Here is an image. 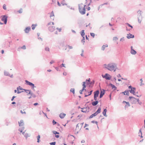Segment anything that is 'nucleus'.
<instances>
[{
    "mask_svg": "<svg viewBox=\"0 0 145 145\" xmlns=\"http://www.w3.org/2000/svg\"><path fill=\"white\" fill-rule=\"evenodd\" d=\"M95 83V81L94 80H93L91 81H90L89 82L87 83H86V84L87 85H88L89 84H90V85H89V87H91V85H93ZM91 87H92V86H91Z\"/></svg>",
    "mask_w": 145,
    "mask_h": 145,
    "instance_id": "obj_12",
    "label": "nucleus"
},
{
    "mask_svg": "<svg viewBox=\"0 0 145 145\" xmlns=\"http://www.w3.org/2000/svg\"><path fill=\"white\" fill-rule=\"evenodd\" d=\"M101 110V108L99 107L98 109L96 111V112H95V113H96V114L97 115L98 114L100 113Z\"/></svg>",
    "mask_w": 145,
    "mask_h": 145,
    "instance_id": "obj_25",
    "label": "nucleus"
},
{
    "mask_svg": "<svg viewBox=\"0 0 145 145\" xmlns=\"http://www.w3.org/2000/svg\"><path fill=\"white\" fill-rule=\"evenodd\" d=\"M52 23V24L53 25H54V22H49L48 23V24H47V26L48 25H50Z\"/></svg>",
    "mask_w": 145,
    "mask_h": 145,
    "instance_id": "obj_49",
    "label": "nucleus"
},
{
    "mask_svg": "<svg viewBox=\"0 0 145 145\" xmlns=\"http://www.w3.org/2000/svg\"><path fill=\"white\" fill-rule=\"evenodd\" d=\"M82 37V39L81 40V42L83 43V44H84V43L85 42V37Z\"/></svg>",
    "mask_w": 145,
    "mask_h": 145,
    "instance_id": "obj_36",
    "label": "nucleus"
},
{
    "mask_svg": "<svg viewBox=\"0 0 145 145\" xmlns=\"http://www.w3.org/2000/svg\"><path fill=\"white\" fill-rule=\"evenodd\" d=\"M108 46L107 44H106L105 45H103L101 48V50H104L106 47H107Z\"/></svg>",
    "mask_w": 145,
    "mask_h": 145,
    "instance_id": "obj_22",
    "label": "nucleus"
},
{
    "mask_svg": "<svg viewBox=\"0 0 145 145\" xmlns=\"http://www.w3.org/2000/svg\"><path fill=\"white\" fill-rule=\"evenodd\" d=\"M31 30V27H27L24 30L25 32L27 33H29V31Z\"/></svg>",
    "mask_w": 145,
    "mask_h": 145,
    "instance_id": "obj_11",
    "label": "nucleus"
},
{
    "mask_svg": "<svg viewBox=\"0 0 145 145\" xmlns=\"http://www.w3.org/2000/svg\"><path fill=\"white\" fill-rule=\"evenodd\" d=\"M136 90V88H133L130 90H129L130 93L133 94L134 95H136V93H135V91Z\"/></svg>",
    "mask_w": 145,
    "mask_h": 145,
    "instance_id": "obj_6",
    "label": "nucleus"
},
{
    "mask_svg": "<svg viewBox=\"0 0 145 145\" xmlns=\"http://www.w3.org/2000/svg\"><path fill=\"white\" fill-rule=\"evenodd\" d=\"M52 123L53 125H55L57 124V123L54 120H53L52 121Z\"/></svg>",
    "mask_w": 145,
    "mask_h": 145,
    "instance_id": "obj_46",
    "label": "nucleus"
},
{
    "mask_svg": "<svg viewBox=\"0 0 145 145\" xmlns=\"http://www.w3.org/2000/svg\"><path fill=\"white\" fill-rule=\"evenodd\" d=\"M126 104L127 105L125 106V108H126L127 106H130V105L129 102H127Z\"/></svg>",
    "mask_w": 145,
    "mask_h": 145,
    "instance_id": "obj_39",
    "label": "nucleus"
},
{
    "mask_svg": "<svg viewBox=\"0 0 145 145\" xmlns=\"http://www.w3.org/2000/svg\"><path fill=\"white\" fill-rule=\"evenodd\" d=\"M49 30L51 32H53L55 29V27L53 26H50L48 27Z\"/></svg>",
    "mask_w": 145,
    "mask_h": 145,
    "instance_id": "obj_7",
    "label": "nucleus"
},
{
    "mask_svg": "<svg viewBox=\"0 0 145 145\" xmlns=\"http://www.w3.org/2000/svg\"><path fill=\"white\" fill-rule=\"evenodd\" d=\"M70 91L73 93V94L75 93V89L74 88H71V89Z\"/></svg>",
    "mask_w": 145,
    "mask_h": 145,
    "instance_id": "obj_35",
    "label": "nucleus"
},
{
    "mask_svg": "<svg viewBox=\"0 0 145 145\" xmlns=\"http://www.w3.org/2000/svg\"><path fill=\"white\" fill-rule=\"evenodd\" d=\"M120 93L123 94L124 95H129V91L128 90H126L124 92H121Z\"/></svg>",
    "mask_w": 145,
    "mask_h": 145,
    "instance_id": "obj_10",
    "label": "nucleus"
},
{
    "mask_svg": "<svg viewBox=\"0 0 145 145\" xmlns=\"http://www.w3.org/2000/svg\"><path fill=\"white\" fill-rule=\"evenodd\" d=\"M103 66L104 68L110 71L115 72L118 69L116 64L114 63H111L108 64H105Z\"/></svg>",
    "mask_w": 145,
    "mask_h": 145,
    "instance_id": "obj_1",
    "label": "nucleus"
},
{
    "mask_svg": "<svg viewBox=\"0 0 145 145\" xmlns=\"http://www.w3.org/2000/svg\"><path fill=\"white\" fill-rule=\"evenodd\" d=\"M53 133L55 134V135H56V134H59V133L58 132H57L55 131H53Z\"/></svg>",
    "mask_w": 145,
    "mask_h": 145,
    "instance_id": "obj_38",
    "label": "nucleus"
},
{
    "mask_svg": "<svg viewBox=\"0 0 145 145\" xmlns=\"http://www.w3.org/2000/svg\"><path fill=\"white\" fill-rule=\"evenodd\" d=\"M118 38L116 37H114L113 38V40H117L118 39Z\"/></svg>",
    "mask_w": 145,
    "mask_h": 145,
    "instance_id": "obj_45",
    "label": "nucleus"
},
{
    "mask_svg": "<svg viewBox=\"0 0 145 145\" xmlns=\"http://www.w3.org/2000/svg\"><path fill=\"white\" fill-rule=\"evenodd\" d=\"M32 97L33 98H35L36 97V95H35L34 94H33L32 95Z\"/></svg>",
    "mask_w": 145,
    "mask_h": 145,
    "instance_id": "obj_64",
    "label": "nucleus"
},
{
    "mask_svg": "<svg viewBox=\"0 0 145 145\" xmlns=\"http://www.w3.org/2000/svg\"><path fill=\"white\" fill-rule=\"evenodd\" d=\"M90 79L89 78L88 79H86L85 82H86V83H88L87 82H90Z\"/></svg>",
    "mask_w": 145,
    "mask_h": 145,
    "instance_id": "obj_51",
    "label": "nucleus"
},
{
    "mask_svg": "<svg viewBox=\"0 0 145 145\" xmlns=\"http://www.w3.org/2000/svg\"><path fill=\"white\" fill-rule=\"evenodd\" d=\"M18 123L20 126L23 125L24 124L23 121L22 120H20V122H18Z\"/></svg>",
    "mask_w": 145,
    "mask_h": 145,
    "instance_id": "obj_21",
    "label": "nucleus"
},
{
    "mask_svg": "<svg viewBox=\"0 0 145 145\" xmlns=\"http://www.w3.org/2000/svg\"><path fill=\"white\" fill-rule=\"evenodd\" d=\"M21 48L23 49H25L26 46L25 45H23L22 47Z\"/></svg>",
    "mask_w": 145,
    "mask_h": 145,
    "instance_id": "obj_57",
    "label": "nucleus"
},
{
    "mask_svg": "<svg viewBox=\"0 0 145 145\" xmlns=\"http://www.w3.org/2000/svg\"><path fill=\"white\" fill-rule=\"evenodd\" d=\"M90 35L93 38H94L95 36V34L93 33H90Z\"/></svg>",
    "mask_w": 145,
    "mask_h": 145,
    "instance_id": "obj_41",
    "label": "nucleus"
},
{
    "mask_svg": "<svg viewBox=\"0 0 145 145\" xmlns=\"http://www.w3.org/2000/svg\"><path fill=\"white\" fill-rule=\"evenodd\" d=\"M82 37H84L85 33H84V30H82L80 33Z\"/></svg>",
    "mask_w": 145,
    "mask_h": 145,
    "instance_id": "obj_23",
    "label": "nucleus"
},
{
    "mask_svg": "<svg viewBox=\"0 0 145 145\" xmlns=\"http://www.w3.org/2000/svg\"><path fill=\"white\" fill-rule=\"evenodd\" d=\"M97 115L96 114V113L95 112L94 114H93L92 115H91L89 117V118H93L94 116H96Z\"/></svg>",
    "mask_w": 145,
    "mask_h": 145,
    "instance_id": "obj_24",
    "label": "nucleus"
},
{
    "mask_svg": "<svg viewBox=\"0 0 145 145\" xmlns=\"http://www.w3.org/2000/svg\"><path fill=\"white\" fill-rule=\"evenodd\" d=\"M98 103L99 101H95L92 102L91 104L93 106H95L98 104Z\"/></svg>",
    "mask_w": 145,
    "mask_h": 145,
    "instance_id": "obj_17",
    "label": "nucleus"
},
{
    "mask_svg": "<svg viewBox=\"0 0 145 145\" xmlns=\"http://www.w3.org/2000/svg\"><path fill=\"white\" fill-rule=\"evenodd\" d=\"M94 96L98 97L99 93V90H97L94 92Z\"/></svg>",
    "mask_w": 145,
    "mask_h": 145,
    "instance_id": "obj_14",
    "label": "nucleus"
},
{
    "mask_svg": "<svg viewBox=\"0 0 145 145\" xmlns=\"http://www.w3.org/2000/svg\"><path fill=\"white\" fill-rule=\"evenodd\" d=\"M85 91V90L82 89L81 90H80L79 91V92H80V94H82V91Z\"/></svg>",
    "mask_w": 145,
    "mask_h": 145,
    "instance_id": "obj_47",
    "label": "nucleus"
},
{
    "mask_svg": "<svg viewBox=\"0 0 145 145\" xmlns=\"http://www.w3.org/2000/svg\"><path fill=\"white\" fill-rule=\"evenodd\" d=\"M56 144V142H52L50 143V144L51 145H55Z\"/></svg>",
    "mask_w": 145,
    "mask_h": 145,
    "instance_id": "obj_40",
    "label": "nucleus"
},
{
    "mask_svg": "<svg viewBox=\"0 0 145 145\" xmlns=\"http://www.w3.org/2000/svg\"><path fill=\"white\" fill-rule=\"evenodd\" d=\"M40 136L39 135L37 137V142L38 143L39 142H40Z\"/></svg>",
    "mask_w": 145,
    "mask_h": 145,
    "instance_id": "obj_33",
    "label": "nucleus"
},
{
    "mask_svg": "<svg viewBox=\"0 0 145 145\" xmlns=\"http://www.w3.org/2000/svg\"><path fill=\"white\" fill-rule=\"evenodd\" d=\"M24 91L26 92V93H28V92L30 90H28V89H24Z\"/></svg>",
    "mask_w": 145,
    "mask_h": 145,
    "instance_id": "obj_53",
    "label": "nucleus"
},
{
    "mask_svg": "<svg viewBox=\"0 0 145 145\" xmlns=\"http://www.w3.org/2000/svg\"><path fill=\"white\" fill-rule=\"evenodd\" d=\"M7 16L6 15H3V16L2 18L1 19V20L3 21L4 23L6 24L7 22Z\"/></svg>",
    "mask_w": 145,
    "mask_h": 145,
    "instance_id": "obj_5",
    "label": "nucleus"
},
{
    "mask_svg": "<svg viewBox=\"0 0 145 145\" xmlns=\"http://www.w3.org/2000/svg\"><path fill=\"white\" fill-rule=\"evenodd\" d=\"M91 122L93 123H96L97 125V121H95L93 120V121H91Z\"/></svg>",
    "mask_w": 145,
    "mask_h": 145,
    "instance_id": "obj_43",
    "label": "nucleus"
},
{
    "mask_svg": "<svg viewBox=\"0 0 145 145\" xmlns=\"http://www.w3.org/2000/svg\"><path fill=\"white\" fill-rule=\"evenodd\" d=\"M124 40V37H123L122 38H121L120 39V41H123Z\"/></svg>",
    "mask_w": 145,
    "mask_h": 145,
    "instance_id": "obj_52",
    "label": "nucleus"
},
{
    "mask_svg": "<svg viewBox=\"0 0 145 145\" xmlns=\"http://www.w3.org/2000/svg\"><path fill=\"white\" fill-rule=\"evenodd\" d=\"M24 136L27 139L28 137L30 136V135L27 133H25V134L24 135Z\"/></svg>",
    "mask_w": 145,
    "mask_h": 145,
    "instance_id": "obj_27",
    "label": "nucleus"
},
{
    "mask_svg": "<svg viewBox=\"0 0 145 145\" xmlns=\"http://www.w3.org/2000/svg\"><path fill=\"white\" fill-rule=\"evenodd\" d=\"M131 102L132 104H136L137 102V99L134 97Z\"/></svg>",
    "mask_w": 145,
    "mask_h": 145,
    "instance_id": "obj_15",
    "label": "nucleus"
},
{
    "mask_svg": "<svg viewBox=\"0 0 145 145\" xmlns=\"http://www.w3.org/2000/svg\"><path fill=\"white\" fill-rule=\"evenodd\" d=\"M67 46L70 49H72L73 48V47L72 46H70L69 45H67Z\"/></svg>",
    "mask_w": 145,
    "mask_h": 145,
    "instance_id": "obj_54",
    "label": "nucleus"
},
{
    "mask_svg": "<svg viewBox=\"0 0 145 145\" xmlns=\"http://www.w3.org/2000/svg\"><path fill=\"white\" fill-rule=\"evenodd\" d=\"M130 53L131 54L133 55H135L137 53L136 51L133 49V47L132 46H131V47Z\"/></svg>",
    "mask_w": 145,
    "mask_h": 145,
    "instance_id": "obj_9",
    "label": "nucleus"
},
{
    "mask_svg": "<svg viewBox=\"0 0 145 145\" xmlns=\"http://www.w3.org/2000/svg\"><path fill=\"white\" fill-rule=\"evenodd\" d=\"M20 112L22 114H26V112H25L24 111V112H23L22 110H21L20 111Z\"/></svg>",
    "mask_w": 145,
    "mask_h": 145,
    "instance_id": "obj_60",
    "label": "nucleus"
},
{
    "mask_svg": "<svg viewBox=\"0 0 145 145\" xmlns=\"http://www.w3.org/2000/svg\"><path fill=\"white\" fill-rule=\"evenodd\" d=\"M93 92V90H91V91L90 92H89V94L88 95H86V93L85 94V97H88V96H89V95H91V94H92V93Z\"/></svg>",
    "mask_w": 145,
    "mask_h": 145,
    "instance_id": "obj_29",
    "label": "nucleus"
},
{
    "mask_svg": "<svg viewBox=\"0 0 145 145\" xmlns=\"http://www.w3.org/2000/svg\"><path fill=\"white\" fill-rule=\"evenodd\" d=\"M18 12L19 13H21L22 12V9L21 8L18 11Z\"/></svg>",
    "mask_w": 145,
    "mask_h": 145,
    "instance_id": "obj_50",
    "label": "nucleus"
},
{
    "mask_svg": "<svg viewBox=\"0 0 145 145\" xmlns=\"http://www.w3.org/2000/svg\"><path fill=\"white\" fill-rule=\"evenodd\" d=\"M127 37L128 39L133 38L134 37V36L129 33L128 34H127Z\"/></svg>",
    "mask_w": 145,
    "mask_h": 145,
    "instance_id": "obj_13",
    "label": "nucleus"
},
{
    "mask_svg": "<svg viewBox=\"0 0 145 145\" xmlns=\"http://www.w3.org/2000/svg\"><path fill=\"white\" fill-rule=\"evenodd\" d=\"M125 24L127 25L129 27H131V29H132L133 28V26L132 25H131L129 23H127Z\"/></svg>",
    "mask_w": 145,
    "mask_h": 145,
    "instance_id": "obj_37",
    "label": "nucleus"
},
{
    "mask_svg": "<svg viewBox=\"0 0 145 145\" xmlns=\"http://www.w3.org/2000/svg\"><path fill=\"white\" fill-rule=\"evenodd\" d=\"M81 112H84V113H86L87 112V110H81Z\"/></svg>",
    "mask_w": 145,
    "mask_h": 145,
    "instance_id": "obj_61",
    "label": "nucleus"
},
{
    "mask_svg": "<svg viewBox=\"0 0 145 145\" xmlns=\"http://www.w3.org/2000/svg\"><path fill=\"white\" fill-rule=\"evenodd\" d=\"M97 97L94 96V99L95 101H97Z\"/></svg>",
    "mask_w": 145,
    "mask_h": 145,
    "instance_id": "obj_59",
    "label": "nucleus"
},
{
    "mask_svg": "<svg viewBox=\"0 0 145 145\" xmlns=\"http://www.w3.org/2000/svg\"><path fill=\"white\" fill-rule=\"evenodd\" d=\"M102 76L103 78H105L106 80H110L111 78V76L108 73H106L105 75H102Z\"/></svg>",
    "mask_w": 145,
    "mask_h": 145,
    "instance_id": "obj_3",
    "label": "nucleus"
},
{
    "mask_svg": "<svg viewBox=\"0 0 145 145\" xmlns=\"http://www.w3.org/2000/svg\"><path fill=\"white\" fill-rule=\"evenodd\" d=\"M15 97H16V96H13L11 99V101H13L14 100V98H15Z\"/></svg>",
    "mask_w": 145,
    "mask_h": 145,
    "instance_id": "obj_56",
    "label": "nucleus"
},
{
    "mask_svg": "<svg viewBox=\"0 0 145 145\" xmlns=\"http://www.w3.org/2000/svg\"><path fill=\"white\" fill-rule=\"evenodd\" d=\"M45 50L46 51H50V49L49 48L48 46H46L45 48Z\"/></svg>",
    "mask_w": 145,
    "mask_h": 145,
    "instance_id": "obj_34",
    "label": "nucleus"
},
{
    "mask_svg": "<svg viewBox=\"0 0 145 145\" xmlns=\"http://www.w3.org/2000/svg\"><path fill=\"white\" fill-rule=\"evenodd\" d=\"M86 82H83V84H82V86H83V88H82V89H84L85 90V91H87V90L85 89V88H86V85H85V84H86Z\"/></svg>",
    "mask_w": 145,
    "mask_h": 145,
    "instance_id": "obj_20",
    "label": "nucleus"
},
{
    "mask_svg": "<svg viewBox=\"0 0 145 145\" xmlns=\"http://www.w3.org/2000/svg\"><path fill=\"white\" fill-rule=\"evenodd\" d=\"M26 84L27 85H29L31 86V88H35L36 87L35 86V85L31 82L27 80H25V81Z\"/></svg>",
    "mask_w": 145,
    "mask_h": 145,
    "instance_id": "obj_4",
    "label": "nucleus"
},
{
    "mask_svg": "<svg viewBox=\"0 0 145 145\" xmlns=\"http://www.w3.org/2000/svg\"><path fill=\"white\" fill-rule=\"evenodd\" d=\"M61 3L63 6L65 5H67V4L65 3V0H63L61 1Z\"/></svg>",
    "mask_w": 145,
    "mask_h": 145,
    "instance_id": "obj_28",
    "label": "nucleus"
},
{
    "mask_svg": "<svg viewBox=\"0 0 145 145\" xmlns=\"http://www.w3.org/2000/svg\"><path fill=\"white\" fill-rule=\"evenodd\" d=\"M3 8L4 10H6L7 8H6V5L5 4H4L3 5Z\"/></svg>",
    "mask_w": 145,
    "mask_h": 145,
    "instance_id": "obj_42",
    "label": "nucleus"
},
{
    "mask_svg": "<svg viewBox=\"0 0 145 145\" xmlns=\"http://www.w3.org/2000/svg\"><path fill=\"white\" fill-rule=\"evenodd\" d=\"M82 3L79 4L78 6V9L79 12L82 14H85L86 10L85 7L86 6V5L84 6V8H82Z\"/></svg>",
    "mask_w": 145,
    "mask_h": 145,
    "instance_id": "obj_2",
    "label": "nucleus"
},
{
    "mask_svg": "<svg viewBox=\"0 0 145 145\" xmlns=\"http://www.w3.org/2000/svg\"><path fill=\"white\" fill-rule=\"evenodd\" d=\"M24 129V127H22L21 128L19 129H18V130L21 132L22 133L23 132V130Z\"/></svg>",
    "mask_w": 145,
    "mask_h": 145,
    "instance_id": "obj_31",
    "label": "nucleus"
},
{
    "mask_svg": "<svg viewBox=\"0 0 145 145\" xmlns=\"http://www.w3.org/2000/svg\"><path fill=\"white\" fill-rule=\"evenodd\" d=\"M66 114H65L62 113H61L59 115V116L60 117L61 119H63V118L65 117V116Z\"/></svg>",
    "mask_w": 145,
    "mask_h": 145,
    "instance_id": "obj_18",
    "label": "nucleus"
},
{
    "mask_svg": "<svg viewBox=\"0 0 145 145\" xmlns=\"http://www.w3.org/2000/svg\"><path fill=\"white\" fill-rule=\"evenodd\" d=\"M139 136H140L141 138H142L143 137L142 136V132L141 131V129H140L139 130Z\"/></svg>",
    "mask_w": 145,
    "mask_h": 145,
    "instance_id": "obj_30",
    "label": "nucleus"
},
{
    "mask_svg": "<svg viewBox=\"0 0 145 145\" xmlns=\"http://www.w3.org/2000/svg\"><path fill=\"white\" fill-rule=\"evenodd\" d=\"M102 90L103 91H101L100 93L99 97L100 98H101L103 97L105 93V90L104 89H103Z\"/></svg>",
    "mask_w": 145,
    "mask_h": 145,
    "instance_id": "obj_8",
    "label": "nucleus"
},
{
    "mask_svg": "<svg viewBox=\"0 0 145 145\" xmlns=\"http://www.w3.org/2000/svg\"><path fill=\"white\" fill-rule=\"evenodd\" d=\"M37 26V24H33L32 25V27H33L32 28V29L33 30H34L35 29V27L36 26Z\"/></svg>",
    "mask_w": 145,
    "mask_h": 145,
    "instance_id": "obj_32",
    "label": "nucleus"
},
{
    "mask_svg": "<svg viewBox=\"0 0 145 145\" xmlns=\"http://www.w3.org/2000/svg\"><path fill=\"white\" fill-rule=\"evenodd\" d=\"M109 85L110 86H111L112 89H114V90H116V86H115L114 85L110 83L109 84Z\"/></svg>",
    "mask_w": 145,
    "mask_h": 145,
    "instance_id": "obj_19",
    "label": "nucleus"
},
{
    "mask_svg": "<svg viewBox=\"0 0 145 145\" xmlns=\"http://www.w3.org/2000/svg\"><path fill=\"white\" fill-rule=\"evenodd\" d=\"M134 97H132V96H130L129 97V101H131V100L133 99V98Z\"/></svg>",
    "mask_w": 145,
    "mask_h": 145,
    "instance_id": "obj_44",
    "label": "nucleus"
},
{
    "mask_svg": "<svg viewBox=\"0 0 145 145\" xmlns=\"http://www.w3.org/2000/svg\"><path fill=\"white\" fill-rule=\"evenodd\" d=\"M38 105H39L38 103H35L33 104L35 106Z\"/></svg>",
    "mask_w": 145,
    "mask_h": 145,
    "instance_id": "obj_62",
    "label": "nucleus"
},
{
    "mask_svg": "<svg viewBox=\"0 0 145 145\" xmlns=\"http://www.w3.org/2000/svg\"><path fill=\"white\" fill-rule=\"evenodd\" d=\"M56 29L58 30L59 32H61L62 29L61 28H57Z\"/></svg>",
    "mask_w": 145,
    "mask_h": 145,
    "instance_id": "obj_55",
    "label": "nucleus"
},
{
    "mask_svg": "<svg viewBox=\"0 0 145 145\" xmlns=\"http://www.w3.org/2000/svg\"><path fill=\"white\" fill-rule=\"evenodd\" d=\"M28 94H30L31 95V96H32L33 95V93H32L31 92V91L30 90Z\"/></svg>",
    "mask_w": 145,
    "mask_h": 145,
    "instance_id": "obj_48",
    "label": "nucleus"
},
{
    "mask_svg": "<svg viewBox=\"0 0 145 145\" xmlns=\"http://www.w3.org/2000/svg\"><path fill=\"white\" fill-rule=\"evenodd\" d=\"M133 87L131 86H129L128 88L129 89H131L133 88Z\"/></svg>",
    "mask_w": 145,
    "mask_h": 145,
    "instance_id": "obj_63",
    "label": "nucleus"
},
{
    "mask_svg": "<svg viewBox=\"0 0 145 145\" xmlns=\"http://www.w3.org/2000/svg\"><path fill=\"white\" fill-rule=\"evenodd\" d=\"M61 67H65V64L63 63H62L60 65Z\"/></svg>",
    "mask_w": 145,
    "mask_h": 145,
    "instance_id": "obj_58",
    "label": "nucleus"
},
{
    "mask_svg": "<svg viewBox=\"0 0 145 145\" xmlns=\"http://www.w3.org/2000/svg\"><path fill=\"white\" fill-rule=\"evenodd\" d=\"M107 111V109L106 108H105L104 109V110L103 112V115L106 117L107 116V115L106 114V112Z\"/></svg>",
    "mask_w": 145,
    "mask_h": 145,
    "instance_id": "obj_16",
    "label": "nucleus"
},
{
    "mask_svg": "<svg viewBox=\"0 0 145 145\" xmlns=\"http://www.w3.org/2000/svg\"><path fill=\"white\" fill-rule=\"evenodd\" d=\"M4 75L5 76H10V74L9 73V72L6 71H4Z\"/></svg>",
    "mask_w": 145,
    "mask_h": 145,
    "instance_id": "obj_26",
    "label": "nucleus"
}]
</instances>
